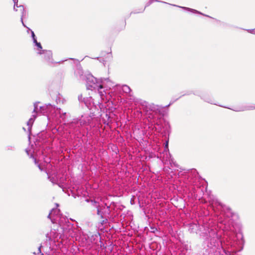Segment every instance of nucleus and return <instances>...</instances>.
<instances>
[{
    "label": "nucleus",
    "instance_id": "obj_1",
    "mask_svg": "<svg viewBox=\"0 0 255 255\" xmlns=\"http://www.w3.org/2000/svg\"><path fill=\"white\" fill-rule=\"evenodd\" d=\"M81 79L86 80L87 88L88 90H97L101 98L103 100H104L105 99L106 100H109L108 96L111 97V95H109L110 93L107 95L106 91L103 90L102 79H97L91 74H88L86 76L81 75Z\"/></svg>",
    "mask_w": 255,
    "mask_h": 255
},
{
    "label": "nucleus",
    "instance_id": "obj_2",
    "mask_svg": "<svg viewBox=\"0 0 255 255\" xmlns=\"http://www.w3.org/2000/svg\"><path fill=\"white\" fill-rule=\"evenodd\" d=\"M97 122L98 119L95 117V115L91 113L90 114H85L82 115L77 123L82 127L87 126L94 127Z\"/></svg>",
    "mask_w": 255,
    "mask_h": 255
},
{
    "label": "nucleus",
    "instance_id": "obj_3",
    "mask_svg": "<svg viewBox=\"0 0 255 255\" xmlns=\"http://www.w3.org/2000/svg\"><path fill=\"white\" fill-rule=\"evenodd\" d=\"M102 83L103 84V89L104 88V86L105 88L111 89L112 88L116 87V85H115L114 83L111 81L109 79H102ZM116 88V87H115Z\"/></svg>",
    "mask_w": 255,
    "mask_h": 255
},
{
    "label": "nucleus",
    "instance_id": "obj_4",
    "mask_svg": "<svg viewBox=\"0 0 255 255\" xmlns=\"http://www.w3.org/2000/svg\"><path fill=\"white\" fill-rule=\"evenodd\" d=\"M116 89H121L124 93L127 94H129L131 92V89L128 86L126 85H116Z\"/></svg>",
    "mask_w": 255,
    "mask_h": 255
},
{
    "label": "nucleus",
    "instance_id": "obj_5",
    "mask_svg": "<svg viewBox=\"0 0 255 255\" xmlns=\"http://www.w3.org/2000/svg\"><path fill=\"white\" fill-rule=\"evenodd\" d=\"M78 100L80 102H84L85 104L88 107H89V106H88V102L89 101V102H91V101H92V99L91 97H90L89 98H87V99H85L84 98H83V96L82 95H80L78 96Z\"/></svg>",
    "mask_w": 255,
    "mask_h": 255
},
{
    "label": "nucleus",
    "instance_id": "obj_6",
    "mask_svg": "<svg viewBox=\"0 0 255 255\" xmlns=\"http://www.w3.org/2000/svg\"><path fill=\"white\" fill-rule=\"evenodd\" d=\"M65 233L66 232H70L71 229L72 228V226L69 223H66V220L65 218Z\"/></svg>",
    "mask_w": 255,
    "mask_h": 255
},
{
    "label": "nucleus",
    "instance_id": "obj_7",
    "mask_svg": "<svg viewBox=\"0 0 255 255\" xmlns=\"http://www.w3.org/2000/svg\"><path fill=\"white\" fill-rule=\"evenodd\" d=\"M180 7L183 8V9H186V10L194 12V13L202 14L201 12H200L199 11H197V10H196L195 9H191V8H188V7Z\"/></svg>",
    "mask_w": 255,
    "mask_h": 255
},
{
    "label": "nucleus",
    "instance_id": "obj_8",
    "mask_svg": "<svg viewBox=\"0 0 255 255\" xmlns=\"http://www.w3.org/2000/svg\"><path fill=\"white\" fill-rule=\"evenodd\" d=\"M169 151L168 149V140H167L164 145V152L167 154Z\"/></svg>",
    "mask_w": 255,
    "mask_h": 255
},
{
    "label": "nucleus",
    "instance_id": "obj_9",
    "mask_svg": "<svg viewBox=\"0 0 255 255\" xmlns=\"http://www.w3.org/2000/svg\"><path fill=\"white\" fill-rule=\"evenodd\" d=\"M36 45L38 47V48L42 49L41 45L39 42L36 43Z\"/></svg>",
    "mask_w": 255,
    "mask_h": 255
},
{
    "label": "nucleus",
    "instance_id": "obj_10",
    "mask_svg": "<svg viewBox=\"0 0 255 255\" xmlns=\"http://www.w3.org/2000/svg\"><path fill=\"white\" fill-rule=\"evenodd\" d=\"M233 110L235 111H236V112H239V111H244L245 109H233Z\"/></svg>",
    "mask_w": 255,
    "mask_h": 255
},
{
    "label": "nucleus",
    "instance_id": "obj_11",
    "mask_svg": "<svg viewBox=\"0 0 255 255\" xmlns=\"http://www.w3.org/2000/svg\"><path fill=\"white\" fill-rule=\"evenodd\" d=\"M148 106L149 107V109L151 110V111L153 110L154 107L153 105H148Z\"/></svg>",
    "mask_w": 255,
    "mask_h": 255
},
{
    "label": "nucleus",
    "instance_id": "obj_12",
    "mask_svg": "<svg viewBox=\"0 0 255 255\" xmlns=\"http://www.w3.org/2000/svg\"><path fill=\"white\" fill-rule=\"evenodd\" d=\"M32 123H33L32 120V119H30L29 122L27 123V125L30 126L32 124Z\"/></svg>",
    "mask_w": 255,
    "mask_h": 255
},
{
    "label": "nucleus",
    "instance_id": "obj_13",
    "mask_svg": "<svg viewBox=\"0 0 255 255\" xmlns=\"http://www.w3.org/2000/svg\"><path fill=\"white\" fill-rule=\"evenodd\" d=\"M47 55H48V58L50 59V57L51 56V52H47Z\"/></svg>",
    "mask_w": 255,
    "mask_h": 255
},
{
    "label": "nucleus",
    "instance_id": "obj_14",
    "mask_svg": "<svg viewBox=\"0 0 255 255\" xmlns=\"http://www.w3.org/2000/svg\"><path fill=\"white\" fill-rule=\"evenodd\" d=\"M31 34H32V38H35V35L33 31H32Z\"/></svg>",
    "mask_w": 255,
    "mask_h": 255
},
{
    "label": "nucleus",
    "instance_id": "obj_15",
    "mask_svg": "<svg viewBox=\"0 0 255 255\" xmlns=\"http://www.w3.org/2000/svg\"><path fill=\"white\" fill-rule=\"evenodd\" d=\"M33 41L35 43V44H36V43H38V42L37 41V40L35 38H33Z\"/></svg>",
    "mask_w": 255,
    "mask_h": 255
},
{
    "label": "nucleus",
    "instance_id": "obj_16",
    "mask_svg": "<svg viewBox=\"0 0 255 255\" xmlns=\"http://www.w3.org/2000/svg\"><path fill=\"white\" fill-rule=\"evenodd\" d=\"M248 31L251 32V33H253V32H254L255 31V29H252V30H248Z\"/></svg>",
    "mask_w": 255,
    "mask_h": 255
},
{
    "label": "nucleus",
    "instance_id": "obj_17",
    "mask_svg": "<svg viewBox=\"0 0 255 255\" xmlns=\"http://www.w3.org/2000/svg\"><path fill=\"white\" fill-rule=\"evenodd\" d=\"M97 214L98 215H101V212H100V210L99 209H98V210H97Z\"/></svg>",
    "mask_w": 255,
    "mask_h": 255
},
{
    "label": "nucleus",
    "instance_id": "obj_18",
    "mask_svg": "<svg viewBox=\"0 0 255 255\" xmlns=\"http://www.w3.org/2000/svg\"><path fill=\"white\" fill-rule=\"evenodd\" d=\"M38 167H39V168L40 170H42V169H41V167H40V165H38Z\"/></svg>",
    "mask_w": 255,
    "mask_h": 255
},
{
    "label": "nucleus",
    "instance_id": "obj_19",
    "mask_svg": "<svg viewBox=\"0 0 255 255\" xmlns=\"http://www.w3.org/2000/svg\"><path fill=\"white\" fill-rule=\"evenodd\" d=\"M50 215H51V214H50V213H49V215H48V218H50Z\"/></svg>",
    "mask_w": 255,
    "mask_h": 255
},
{
    "label": "nucleus",
    "instance_id": "obj_20",
    "mask_svg": "<svg viewBox=\"0 0 255 255\" xmlns=\"http://www.w3.org/2000/svg\"><path fill=\"white\" fill-rule=\"evenodd\" d=\"M34 160L35 163H36V159H34Z\"/></svg>",
    "mask_w": 255,
    "mask_h": 255
}]
</instances>
